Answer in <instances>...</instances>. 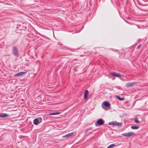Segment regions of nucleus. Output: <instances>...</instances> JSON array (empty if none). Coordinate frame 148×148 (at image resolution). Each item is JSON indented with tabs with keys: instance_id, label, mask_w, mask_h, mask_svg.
Masks as SVG:
<instances>
[{
	"instance_id": "f257e3e1",
	"label": "nucleus",
	"mask_w": 148,
	"mask_h": 148,
	"mask_svg": "<svg viewBox=\"0 0 148 148\" xmlns=\"http://www.w3.org/2000/svg\"><path fill=\"white\" fill-rule=\"evenodd\" d=\"M12 53L13 55L16 57L18 56V51L17 48L15 46L13 47Z\"/></svg>"
},
{
	"instance_id": "f03ea898",
	"label": "nucleus",
	"mask_w": 148,
	"mask_h": 148,
	"mask_svg": "<svg viewBox=\"0 0 148 148\" xmlns=\"http://www.w3.org/2000/svg\"><path fill=\"white\" fill-rule=\"evenodd\" d=\"M42 121V119L41 117H38L34 120L33 123L34 125H37L40 123Z\"/></svg>"
},
{
	"instance_id": "7ed1b4c3",
	"label": "nucleus",
	"mask_w": 148,
	"mask_h": 148,
	"mask_svg": "<svg viewBox=\"0 0 148 148\" xmlns=\"http://www.w3.org/2000/svg\"><path fill=\"white\" fill-rule=\"evenodd\" d=\"M135 135V133L133 132H128L122 134V135L126 137H130L132 135Z\"/></svg>"
},
{
	"instance_id": "20e7f679",
	"label": "nucleus",
	"mask_w": 148,
	"mask_h": 148,
	"mask_svg": "<svg viewBox=\"0 0 148 148\" xmlns=\"http://www.w3.org/2000/svg\"><path fill=\"white\" fill-rule=\"evenodd\" d=\"M104 121L101 119H98L95 123V125L96 126H98V125H101L103 124Z\"/></svg>"
},
{
	"instance_id": "39448f33",
	"label": "nucleus",
	"mask_w": 148,
	"mask_h": 148,
	"mask_svg": "<svg viewBox=\"0 0 148 148\" xmlns=\"http://www.w3.org/2000/svg\"><path fill=\"white\" fill-rule=\"evenodd\" d=\"M108 124L110 125H113L117 126H121L122 125L121 123H119L114 121L110 122L108 123Z\"/></svg>"
},
{
	"instance_id": "423d86ee",
	"label": "nucleus",
	"mask_w": 148,
	"mask_h": 148,
	"mask_svg": "<svg viewBox=\"0 0 148 148\" xmlns=\"http://www.w3.org/2000/svg\"><path fill=\"white\" fill-rule=\"evenodd\" d=\"M26 73V72H21L16 74L14 75V76L15 77H19L24 75Z\"/></svg>"
},
{
	"instance_id": "0eeeda50",
	"label": "nucleus",
	"mask_w": 148,
	"mask_h": 148,
	"mask_svg": "<svg viewBox=\"0 0 148 148\" xmlns=\"http://www.w3.org/2000/svg\"><path fill=\"white\" fill-rule=\"evenodd\" d=\"M135 84V82H128L126 83L125 85L126 87H128L132 86Z\"/></svg>"
},
{
	"instance_id": "6e6552de",
	"label": "nucleus",
	"mask_w": 148,
	"mask_h": 148,
	"mask_svg": "<svg viewBox=\"0 0 148 148\" xmlns=\"http://www.w3.org/2000/svg\"><path fill=\"white\" fill-rule=\"evenodd\" d=\"M73 132H71L69 134H66V135L64 136H63V137L64 138L66 137L68 138H70L73 135Z\"/></svg>"
},
{
	"instance_id": "1a4fd4ad",
	"label": "nucleus",
	"mask_w": 148,
	"mask_h": 148,
	"mask_svg": "<svg viewBox=\"0 0 148 148\" xmlns=\"http://www.w3.org/2000/svg\"><path fill=\"white\" fill-rule=\"evenodd\" d=\"M8 116V114L5 113H1L0 114V118H4Z\"/></svg>"
},
{
	"instance_id": "9d476101",
	"label": "nucleus",
	"mask_w": 148,
	"mask_h": 148,
	"mask_svg": "<svg viewBox=\"0 0 148 148\" xmlns=\"http://www.w3.org/2000/svg\"><path fill=\"white\" fill-rule=\"evenodd\" d=\"M88 93V91L87 90H86L85 91L84 94V99H86L87 98Z\"/></svg>"
},
{
	"instance_id": "9b49d317",
	"label": "nucleus",
	"mask_w": 148,
	"mask_h": 148,
	"mask_svg": "<svg viewBox=\"0 0 148 148\" xmlns=\"http://www.w3.org/2000/svg\"><path fill=\"white\" fill-rule=\"evenodd\" d=\"M104 106L106 107H108L110 106V103L107 101H105L103 103Z\"/></svg>"
},
{
	"instance_id": "f8f14e48",
	"label": "nucleus",
	"mask_w": 148,
	"mask_h": 148,
	"mask_svg": "<svg viewBox=\"0 0 148 148\" xmlns=\"http://www.w3.org/2000/svg\"><path fill=\"white\" fill-rule=\"evenodd\" d=\"M134 121L137 124H139L140 123V122L138 120V119L135 118L134 119Z\"/></svg>"
},
{
	"instance_id": "ddd939ff",
	"label": "nucleus",
	"mask_w": 148,
	"mask_h": 148,
	"mask_svg": "<svg viewBox=\"0 0 148 148\" xmlns=\"http://www.w3.org/2000/svg\"><path fill=\"white\" fill-rule=\"evenodd\" d=\"M115 146L116 145L114 144H113L110 145L107 147V148H113L114 147H115Z\"/></svg>"
},
{
	"instance_id": "4468645a",
	"label": "nucleus",
	"mask_w": 148,
	"mask_h": 148,
	"mask_svg": "<svg viewBox=\"0 0 148 148\" xmlns=\"http://www.w3.org/2000/svg\"><path fill=\"white\" fill-rule=\"evenodd\" d=\"M131 128L133 129H137L139 128V127L137 126H131Z\"/></svg>"
},
{
	"instance_id": "2eb2a0df",
	"label": "nucleus",
	"mask_w": 148,
	"mask_h": 148,
	"mask_svg": "<svg viewBox=\"0 0 148 148\" xmlns=\"http://www.w3.org/2000/svg\"><path fill=\"white\" fill-rule=\"evenodd\" d=\"M116 97L120 101H123L124 99L123 98H121L120 97L117 95L116 96Z\"/></svg>"
},
{
	"instance_id": "dca6fc26",
	"label": "nucleus",
	"mask_w": 148,
	"mask_h": 148,
	"mask_svg": "<svg viewBox=\"0 0 148 148\" xmlns=\"http://www.w3.org/2000/svg\"><path fill=\"white\" fill-rule=\"evenodd\" d=\"M60 114L58 112H56V113H51L49 114V115H57L58 114Z\"/></svg>"
},
{
	"instance_id": "f3484780",
	"label": "nucleus",
	"mask_w": 148,
	"mask_h": 148,
	"mask_svg": "<svg viewBox=\"0 0 148 148\" xmlns=\"http://www.w3.org/2000/svg\"><path fill=\"white\" fill-rule=\"evenodd\" d=\"M110 74L112 75V76H115V75L116 74V73H115L114 72H110Z\"/></svg>"
},
{
	"instance_id": "a211bd4d",
	"label": "nucleus",
	"mask_w": 148,
	"mask_h": 148,
	"mask_svg": "<svg viewBox=\"0 0 148 148\" xmlns=\"http://www.w3.org/2000/svg\"><path fill=\"white\" fill-rule=\"evenodd\" d=\"M115 76L117 77H121V75L119 74H116Z\"/></svg>"
},
{
	"instance_id": "6ab92c4d",
	"label": "nucleus",
	"mask_w": 148,
	"mask_h": 148,
	"mask_svg": "<svg viewBox=\"0 0 148 148\" xmlns=\"http://www.w3.org/2000/svg\"><path fill=\"white\" fill-rule=\"evenodd\" d=\"M140 45H141V44H140L139 45V46L138 47H137V49H139V48L140 47Z\"/></svg>"
},
{
	"instance_id": "aec40b11",
	"label": "nucleus",
	"mask_w": 148,
	"mask_h": 148,
	"mask_svg": "<svg viewBox=\"0 0 148 148\" xmlns=\"http://www.w3.org/2000/svg\"><path fill=\"white\" fill-rule=\"evenodd\" d=\"M103 103L102 104V107H103Z\"/></svg>"
}]
</instances>
